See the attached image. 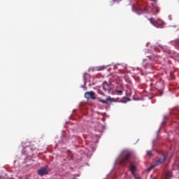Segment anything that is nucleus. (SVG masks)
I'll use <instances>...</instances> for the list:
<instances>
[{"label": "nucleus", "mask_w": 179, "mask_h": 179, "mask_svg": "<svg viewBox=\"0 0 179 179\" xmlns=\"http://www.w3.org/2000/svg\"><path fill=\"white\" fill-rule=\"evenodd\" d=\"M148 20L151 24H152V26L157 27V29H162L164 24L163 21L160 20H156L154 17L150 18Z\"/></svg>", "instance_id": "1"}, {"label": "nucleus", "mask_w": 179, "mask_h": 179, "mask_svg": "<svg viewBox=\"0 0 179 179\" xmlns=\"http://www.w3.org/2000/svg\"><path fill=\"white\" fill-rule=\"evenodd\" d=\"M148 20L151 24H152V26L157 27V29H162L164 24L163 21L160 20H156L154 17L150 18Z\"/></svg>", "instance_id": "2"}, {"label": "nucleus", "mask_w": 179, "mask_h": 179, "mask_svg": "<svg viewBox=\"0 0 179 179\" xmlns=\"http://www.w3.org/2000/svg\"><path fill=\"white\" fill-rule=\"evenodd\" d=\"M170 153H167L166 155L165 154H162V156L157 160L156 163H155V166H160V164H163V163H164V162H166V157H168V156H170Z\"/></svg>", "instance_id": "3"}, {"label": "nucleus", "mask_w": 179, "mask_h": 179, "mask_svg": "<svg viewBox=\"0 0 179 179\" xmlns=\"http://www.w3.org/2000/svg\"><path fill=\"white\" fill-rule=\"evenodd\" d=\"M37 173L41 177H43V176L48 174V166H45L44 167H41L40 169L37 171Z\"/></svg>", "instance_id": "4"}, {"label": "nucleus", "mask_w": 179, "mask_h": 179, "mask_svg": "<svg viewBox=\"0 0 179 179\" xmlns=\"http://www.w3.org/2000/svg\"><path fill=\"white\" fill-rule=\"evenodd\" d=\"M85 99H92V100H96V97L94 96V92L90 91V92H87L85 94Z\"/></svg>", "instance_id": "5"}, {"label": "nucleus", "mask_w": 179, "mask_h": 179, "mask_svg": "<svg viewBox=\"0 0 179 179\" xmlns=\"http://www.w3.org/2000/svg\"><path fill=\"white\" fill-rule=\"evenodd\" d=\"M131 157V153H127L120 162V164H125L128 163L129 161V158Z\"/></svg>", "instance_id": "6"}, {"label": "nucleus", "mask_w": 179, "mask_h": 179, "mask_svg": "<svg viewBox=\"0 0 179 179\" xmlns=\"http://www.w3.org/2000/svg\"><path fill=\"white\" fill-rule=\"evenodd\" d=\"M103 92H107L108 94H110V85L107 81H104L102 85Z\"/></svg>", "instance_id": "7"}, {"label": "nucleus", "mask_w": 179, "mask_h": 179, "mask_svg": "<svg viewBox=\"0 0 179 179\" xmlns=\"http://www.w3.org/2000/svg\"><path fill=\"white\" fill-rule=\"evenodd\" d=\"M135 10L137 15H142L143 13H146V12H148V10H146V8H141V7L136 8Z\"/></svg>", "instance_id": "8"}, {"label": "nucleus", "mask_w": 179, "mask_h": 179, "mask_svg": "<svg viewBox=\"0 0 179 179\" xmlns=\"http://www.w3.org/2000/svg\"><path fill=\"white\" fill-rule=\"evenodd\" d=\"M152 7L151 9V12L154 14V15H157V13H159V12H160V10L159 9V7L156 5V3L155 4H152Z\"/></svg>", "instance_id": "9"}, {"label": "nucleus", "mask_w": 179, "mask_h": 179, "mask_svg": "<svg viewBox=\"0 0 179 179\" xmlns=\"http://www.w3.org/2000/svg\"><path fill=\"white\" fill-rule=\"evenodd\" d=\"M98 101H100V103H103V104H108V100H111V98L109 97V99H101V98H96Z\"/></svg>", "instance_id": "10"}, {"label": "nucleus", "mask_w": 179, "mask_h": 179, "mask_svg": "<svg viewBox=\"0 0 179 179\" xmlns=\"http://www.w3.org/2000/svg\"><path fill=\"white\" fill-rule=\"evenodd\" d=\"M143 65H144L145 69H148V68H150V66H152V64H150V63H148V59L143 60Z\"/></svg>", "instance_id": "11"}, {"label": "nucleus", "mask_w": 179, "mask_h": 179, "mask_svg": "<svg viewBox=\"0 0 179 179\" xmlns=\"http://www.w3.org/2000/svg\"><path fill=\"white\" fill-rule=\"evenodd\" d=\"M130 171L133 176H135V171H136V166H135L134 165H131Z\"/></svg>", "instance_id": "12"}, {"label": "nucleus", "mask_w": 179, "mask_h": 179, "mask_svg": "<svg viewBox=\"0 0 179 179\" xmlns=\"http://www.w3.org/2000/svg\"><path fill=\"white\" fill-rule=\"evenodd\" d=\"M104 69H107L106 66H100L96 67L95 71H104Z\"/></svg>", "instance_id": "13"}, {"label": "nucleus", "mask_w": 179, "mask_h": 179, "mask_svg": "<svg viewBox=\"0 0 179 179\" xmlns=\"http://www.w3.org/2000/svg\"><path fill=\"white\" fill-rule=\"evenodd\" d=\"M172 44L175 45V47H179V39L172 41Z\"/></svg>", "instance_id": "14"}, {"label": "nucleus", "mask_w": 179, "mask_h": 179, "mask_svg": "<svg viewBox=\"0 0 179 179\" xmlns=\"http://www.w3.org/2000/svg\"><path fill=\"white\" fill-rule=\"evenodd\" d=\"M115 92H116V94H117V96H122V90H115Z\"/></svg>", "instance_id": "15"}, {"label": "nucleus", "mask_w": 179, "mask_h": 179, "mask_svg": "<svg viewBox=\"0 0 179 179\" xmlns=\"http://www.w3.org/2000/svg\"><path fill=\"white\" fill-rule=\"evenodd\" d=\"M155 167H157V166H155V164L150 166L149 168H148L147 171H150L153 170V169H155Z\"/></svg>", "instance_id": "16"}, {"label": "nucleus", "mask_w": 179, "mask_h": 179, "mask_svg": "<svg viewBox=\"0 0 179 179\" xmlns=\"http://www.w3.org/2000/svg\"><path fill=\"white\" fill-rule=\"evenodd\" d=\"M98 94H101V96H104V92L101 90H98Z\"/></svg>", "instance_id": "17"}, {"label": "nucleus", "mask_w": 179, "mask_h": 179, "mask_svg": "<svg viewBox=\"0 0 179 179\" xmlns=\"http://www.w3.org/2000/svg\"><path fill=\"white\" fill-rule=\"evenodd\" d=\"M152 151H147V156H152Z\"/></svg>", "instance_id": "18"}, {"label": "nucleus", "mask_w": 179, "mask_h": 179, "mask_svg": "<svg viewBox=\"0 0 179 179\" xmlns=\"http://www.w3.org/2000/svg\"><path fill=\"white\" fill-rule=\"evenodd\" d=\"M153 1V2H155V3H156V2H157V0H152Z\"/></svg>", "instance_id": "19"}, {"label": "nucleus", "mask_w": 179, "mask_h": 179, "mask_svg": "<svg viewBox=\"0 0 179 179\" xmlns=\"http://www.w3.org/2000/svg\"><path fill=\"white\" fill-rule=\"evenodd\" d=\"M147 58H148L149 61H150V57L148 56Z\"/></svg>", "instance_id": "20"}, {"label": "nucleus", "mask_w": 179, "mask_h": 179, "mask_svg": "<svg viewBox=\"0 0 179 179\" xmlns=\"http://www.w3.org/2000/svg\"><path fill=\"white\" fill-rule=\"evenodd\" d=\"M136 179H141V178H139V177H137V178H136Z\"/></svg>", "instance_id": "21"}, {"label": "nucleus", "mask_w": 179, "mask_h": 179, "mask_svg": "<svg viewBox=\"0 0 179 179\" xmlns=\"http://www.w3.org/2000/svg\"><path fill=\"white\" fill-rule=\"evenodd\" d=\"M25 179H29V178H26Z\"/></svg>", "instance_id": "22"}, {"label": "nucleus", "mask_w": 179, "mask_h": 179, "mask_svg": "<svg viewBox=\"0 0 179 179\" xmlns=\"http://www.w3.org/2000/svg\"><path fill=\"white\" fill-rule=\"evenodd\" d=\"M0 179H1V176H0Z\"/></svg>", "instance_id": "23"}]
</instances>
